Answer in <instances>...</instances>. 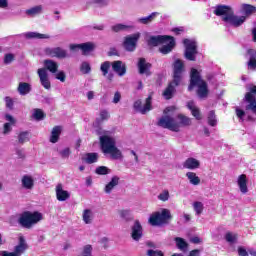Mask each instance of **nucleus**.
Returning a JSON list of instances; mask_svg holds the SVG:
<instances>
[{
  "instance_id": "f257e3e1",
  "label": "nucleus",
  "mask_w": 256,
  "mask_h": 256,
  "mask_svg": "<svg viewBox=\"0 0 256 256\" xmlns=\"http://www.w3.org/2000/svg\"><path fill=\"white\" fill-rule=\"evenodd\" d=\"M177 111L175 106H169L164 110V116H162L158 121V126L163 127V129H169L174 133H179L183 127H191L193 125V120L184 114H178L173 118V114Z\"/></svg>"
},
{
  "instance_id": "f03ea898",
  "label": "nucleus",
  "mask_w": 256,
  "mask_h": 256,
  "mask_svg": "<svg viewBox=\"0 0 256 256\" xmlns=\"http://www.w3.org/2000/svg\"><path fill=\"white\" fill-rule=\"evenodd\" d=\"M100 149L104 155H110L111 159L115 161H121L123 159V152L117 148V141L115 138L109 136V132L105 130H99Z\"/></svg>"
},
{
  "instance_id": "7ed1b4c3",
  "label": "nucleus",
  "mask_w": 256,
  "mask_h": 256,
  "mask_svg": "<svg viewBox=\"0 0 256 256\" xmlns=\"http://www.w3.org/2000/svg\"><path fill=\"white\" fill-rule=\"evenodd\" d=\"M194 87H198V97L201 99L207 97L209 90L207 89V82L201 79V74L197 69L192 68L190 74V85L188 91H193Z\"/></svg>"
},
{
  "instance_id": "20e7f679",
  "label": "nucleus",
  "mask_w": 256,
  "mask_h": 256,
  "mask_svg": "<svg viewBox=\"0 0 256 256\" xmlns=\"http://www.w3.org/2000/svg\"><path fill=\"white\" fill-rule=\"evenodd\" d=\"M39 221H43V214H41V212L27 211L20 216L18 223L25 229H31V227L37 225Z\"/></svg>"
},
{
  "instance_id": "39448f33",
  "label": "nucleus",
  "mask_w": 256,
  "mask_h": 256,
  "mask_svg": "<svg viewBox=\"0 0 256 256\" xmlns=\"http://www.w3.org/2000/svg\"><path fill=\"white\" fill-rule=\"evenodd\" d=\"M171 219H173V216H171V211L167 208H163L161 212H155L152 214L148 222L153 227H158L161 225H167Z\"/></svg>"
},
{
  "instance_id": "423d86ee",
  "label": "nucleus",
  "mask_w": 256,
  "mask_h": 256,
  "mask_svg": "<svg viewBox=\"0 0 256 256\" xmlns=\"http://www.w3.org/2000/svg\"><path fill=\"white\" fill-rule=\"evenodd\" d=\"M183 44L185 47V59L188 61H197V55L199 54V51H197V41L193 39H184Z\"/></svg>"
},
{
  "instance_id": "0eeeda50",
  "label": "nucleus",
  "mask_w": 256,
  "mask_h": 256,
  "mask_svg": "<svg viewBox=\"0 0 256 256\" xmlns=\"http://www.w3.org/2000/svg\"><path fill=\"white\" fill-rule=\"evenodd\" d=\"M141 39V33L136 32L134 34L128 35L124 38L123 47L125 51L133 53L137 49V43Z\"/></svg>"
},
{
  "instance_id": "6e6552de",
  "label": "nucleus",
  "mask_w": 256,
  "mask_h": 256,
  "mask_svg": "<svg viewBox=\"0 0 256 256\" xmlns=\"http://www.w3.org/2000/svg\"><path fill=\"white\" fill-rule=\"evenodd\" d=\"M27 242L25 241L24 237L19 238V243L14 247L13 252H9L6 250L0 251V256H21L25 251L28 249Z\"/></svg>"
},
{
  "instance_id": "1a4fd4ad",
  "label": "nucleus",
  "mask_w": 256,
  "mask_h": 256,
  "mask_svg": "<svg viewBox=\"0 0 256 256\" xmlns=\"http://www.w3.org/2000/svg\"><path fill=\"white\" fill-rule=\"evenodd\" d=\"M185 72V64L180 59L175 60L173 64V81L176 85L183 82V73Z\"/></svg>"
},
{
  "instance_id": "9d476101",
  "label": "nucleus",
  "mask_w": 256,
  "mask_h": 256,
  "mask_svg": "<svg viewBox=\"0 0 256 256\" xmlns=\"http://www.w3.org/2000/svg\"><path fill=\"white\" fill-rule=\"evenodd\" d=\"M246 17L245 16H237L233 12L224 18V23L226 27H241L243 23H245Z\"/></svg>"
},
{
  "instance_id": "9b49d317",
  "label": "nucleus",
  "mask_w": 256,
  "mask_h": 256,
  "mask_svg": "<svg viewBox=\"0 0 256 256\" xmlns=\"http://www.w3.org/2000/svg\"><path fill=\"white\" fill-rule=\"evenodd\" d=\"M44 53L48 57H56V59H67V57H69V53H67V50L61 47L45 48Z\"/></svg>"
},
{
  "instance_id": "f8f14e48",
  "label": "nucleus",
  "mask_w": 256,
  "mask_h": 256,
  "mask_svg": "<svg viewBox=\"0 0 256 256\" xmlns=\"http://www.w3.org/2000/svg\"><path fill=\"white\" fill-rule=\"evenodd\" d=\"M152 100H153V96L149 95L146 98L144 106H143V103L141 102V100H137L134 102V109L136 111H138V113L145 115L146 113H149V111H151V109H153V106H151Z\"/></svg>"
},
{
  "instance_id": "ddd939ff",
  "label": "nucleus",
  "mask_w": 256,
  "mask_h": 256,
  "mask_svg": "<svg viewBox=\"0 0 256 256\" xmlns=\"http://www.w3.org/2000/svg\"><path fill=\"white\" fill-rule=\"evenodd\" d=\"M131 237L133 241H141L143 239V226L139 220L134 221L131 227Z\"/></svg>"
},
{
  "instance_id": "4468645a",
  "label": "nucleus",
  "mask_w": 256,
  "mask_h": 256,
  "mask_svg": "<svg viewBox=\"0 0 256 256\" xmlns=\"http://www.w3.org/2000/svg\"><path fill=\"white\" fill-rule=\"evenodd\" d=\"M37 74L42 87L47 90L51 89V81L49 80V73H47V70L45 68H39Z\"/></svg>"
},
{
  "instance_id": "2eb2a0df",
  "label": "nucleus",
  "mask_w": 256,
  "mask_h": 256,
  "mask_svg": "<svg viewBox=\"0 0 256 256\" xmlns=\"http://www.w3.org/2000/svg\"><path fill=\"white\" fill-rule=\"evenodd\" d=\"M166 41L167 42H162V47L159 48L162 55H168V53H171L175 47V38L167 36Z\"/></svg>"
},
{
  "instance_id": "dca6fc26",
  "label": "nucleus",
  "mask_w": 256,
  "mask_h": 256,
  "mask_svg": "<svg viewBox=\"0 0 256 256\" xmlns=\"http://www.w3.org/2000/svg\"><path fill=\"white\" fill-rule=\"evenodd\" d=\"M182 166L184 169L195 171V169H199V167H201V161H199L197 158L189 157L183 162Z\"/></svg>"
},
{
  "instance_id": "f3484780",
  "label": "nucleus",
  "mask_w": 256,
  "mask_h": 256,
  "mask_svg": "<svg viewBox=\"0 0 256 256\" xmlns=\"http://www.w3.org/2000/svg\"><path fill=\"white\" fill-rule=\"evenodd\" d=\"M233 13V10L225 5H219L215 7L214 15H217V17H222V21H225V17H229Z\"/></svg>"
},
{
  "instance_id": "a211bd4d",
  "label": "nucleus",
  "mask_w": 256,
  "mask_h": 256,
  "mask_svg": "<svg viewBox=\"0 0 256 256\" xmlns=\"http://www.w3.org/2000/svg\"><path fill=\"white\" fill-rule=\"evenodd\" d=\"M112 69L114 73H117V75H119V77H123V75L127 73V66L121 60L112 62Z\"/></svg>"
},
{
  "instance_id": "6ab92c4d",
  "label": "nucleus",
  "mask_w": 256,
  "mask_h": 256,
  "mask_svg": "<svg viewBox=\"0 0 256 256\" xmlns=\"http://www.w3.org/2000/svg\"><path fill=\"white\" fill-rule=\"evenodd\" d=\"M138 69H139V73L140 75H146L147 77H149V75H151V63H148L145 58H140L139 62H138Z\"/></svg>"
},
{
  "instance_id": "aec40b11",
  "label": "nucleus",
  "mask_w": 256,
  "mask_h": 256,
  "mask_svg": "<svg viewBox=\"0 0 256 256\" xmlns=\"http://www.w3.org/2000/svg\"><path fill=\"white\" fill-rule=\"evenodd\" d=\"M175 87H179V85H177L175 80H172L162 93L164 99H166L167 101H169V99H173V95H175L176 92Z\"/></svg>"
},
{
  "instance_id": "412c9836",
  "label": "nucleus",
  "mask_w": 256,
  "mask_h": 256,
  "mask_svg": "<svg viewBox=\"0 0 256 256\" xmlns=\"http://www.w3.org/2000/svg\"><path fill=\"white\" fill-rule=\"evenodd\" d=\"M55 191H56V199L58 201H67V199L71 197V194L69 193V191L63 189V184H57Z\"/></svg>"
},
{
  "instance_id": "4be33fe9",
  "label": "nucleus",
  "mask_w": 256,
  "mask_h": 256,
  "mask_svg": "<svg viewBox=\"0 0 256 256\" xmlns=\"http://www.w3.org/2000/svg\"><path fill=\"white\" fill-rule=\"evenodd\" d=\"M21 183L23 189H27L28 191H31L33 187H35V179L31 175H24L21 178Z\"/></svg>"
},
{
  "instance_id": "5701e85b",
  "label": "nucleus",
  "mask_w": 256,
  "mask_h": 256,
  "mask_svg": "<svg viewBox=\"0 0 256 256\" xmlns=\"http://www.w3.org/2000/svg\"><path fill=\"white\" fill-rule=\"evenodd\" d=\"M163 43H167V35L150 36L148 39V45L151 47H157V45H162Z\"/></svg>"
},
{
  "instance_id": "b1692460",
  "label": "nucleus",
  "mask_w": 256,
  "mask_h": 256,
  "mask_svg": "<svg viewBox=\"0 0 256 256\" xmlns=\"http://www.w3.org/2000/svg\"><path fill=\"white\" fill-rule=\"evenodd\" d=\"M240 13L243 15L242 17H251V15H255L256 7L250 4H242L240 6Z\"/></svg>"
},
{
  "instance_id": "393cba45",
  "label": "nucleus",
  "mask_w": 256,
  "mask_h": 256,
  "mask_svg": "<svg viewBox=\"0 0 256 256\" xmlns=\"http://www.w3.org/2000/svg\"><path fill=\"white\" fill-rule=\"evenodd\" d=\"M44 69L55 74L59 71V63L52 59H46L44 60Z\"/></svg>"
},
{
  "instance_id": "a878e982",
  "label": "nucleus",
  "mask_w": 256,
  "mask_h": 256,
  "mask_svg": "<svg viewBox=\"0 0 256 256\" xmlns=\"http://www.w3.org/2000/svg\"><path fill=\"white\" fill-rule=\"evenodd\" d=\"M245 103V110L256 117V98L243 99Z\"/></svg>"
},
{
  "instance_id": "bb28decb",
  "label": "nucleus",
  "mask_w": 256,
  "mask_h": 256,
  "mask_svg": "<svg viewBox=\"0 0 256 256\" xmlns=\"http://www.w3.org/2000/svg\"><path fill=\"white\" fill-rule=\"evenodd\" d=\"M119 181H120L119 176H113L111 178L110 182L105 185L104 192L107 195H111V193L113 192V189H115V187H117V185H119Z\"/></svg>"
},
{
  "instance_id": "cd10ccee",
  "label": "nucleus",
  "mask_w": 256,
  "mask_h": 256,
  "mask_svg": "<svg viewBox=\"0 0 256 256\" xmlns=\"http://www.w3.org/2000/svg\"><path fill=\"white\" fill-rule=\"evenodd\" d=\"M187 108L189 109V111H191L192 116L195 117L197 121H201L203 119V117L201 116V110H199L197 105H195V102L189 101L187 103Z\"/></svg>"
},
{
  "instance_id": "c85d7f7f",
  "label": "nucleus",
  "mask_w": 256,
  "mask_h": 256,
  "mask_svg": "<svg viewBox=\"0 0 256 256\" xmlns=\"http://www.w3.org/2000/svg\"><path fill=\"white\" fill-rule=\"evenodd\" d=\"M237 185H238L241 193H243L244 195L246 193H248L249 188L247 187V175L242 174V175L238 176Z\"/></svg>"
},
{
  "instance_id": "c756f323",
  "label": "nucleus",
  "mask_w": 256,
  "mask_h": 256,
  "mask_svg": "<svg viewBox=\"0 0 256 256\" xmlns=\"http://www.w3.org/2000/svg\"><path fill=\"white\" fill-rule=\"evenodd\" d=\"M94 49H97V44H95V42H85L80 44L82 55H89Z\"/></svg>"
},
{
  "instance_id": "7c9ffc66",
  "label": "nucleus",
  "mask_w": 256,
  "mask_h": 256,
  "mask_svg": "<svg viewBox=\"0 0 256 256\" xmlns=\"http://www.w3.org/2000/svg\"><path fill=\"white\" fill-rule=\"evenodd\" d=\"M63 131V127L55 126L52 128L51 135L49 138L50 143H57L59 141V137H61V132Z\"/></svg>"
},
{
  "instance_id": "2f4dec72",
  "label": "nucleus",
  "mask_w": 256,
  "mask_h": 256,
  "mask_svg": "<svg viewBox=\"0 0 256 256\" xmlns=\"http://www.w3.org/2000/svg\"><path fill=\"white\" fill-rule=\"evenodd\" d=\"M159 15V12H152L150 15L137 19V23L140 25H149L155 21V18Z\"/></svg>"
},
{
  "instance_id": "473e14b6",
  "label": "nucleus",
  "mask_w": 256,
  "mask_h": 256,
  "mask_svg": "<svg viewBox=\"0 0 256 256\" xmlns=\"http://www.w3.org/2000/svg\"><path fill=\"white\" fill-rule=\"evenodd\" d=\"M17 91L19 95H22V96L29 95V93H31V84L27 82H20L18 84Z\"/></svg>"
},
{
  "instance_id": "72a5a7b5",
  "label": "nucleus",
  "mask_w": 256,
  "mask_h": 256,
  "mask_svg": "<svg viewBox=\"0 0 256 256\" xmlns=\"http://www.w3.org/2000/svg\"><path fill=\"white\" fill-rule=\"evenodd\" d=\"M135 29L134 25L116 24L111 26V30L114 33H119L121 31H133Z\"/></svg>"
},
{
  "instance_id": "f704fd0d",
  "label": "nucleus",
  "mask_w": 256,
  "mask_h": 256,
  "mask_svg": "<svg viewBox=\"0 0 256 256\" xmlns=\"http://www.w3.org/2000/svg\"><path fill=\"white\" fill-rule=\"evenodd\" d=\"M26 39H51L49 34H42L38 32H27L24 34Z\"/></svg>"
},
{
  "instance_id": "c9c22d12",
  "label": "nucleus",
  "mask_w": 256,
  "mask_h": 256,
  "mask_svg": "<svg viewBox=\"0 0 256 256\" xmlns=\"http://www.w3.org/2000/svg\"><path fill=\"white\" fill-rule=\"evenodd\" d=\"M82 219L86 225H91L93 223V211L85 209L82 214Z\"/></svg>"
},
{
  "instance_id": "e433bc0d",
  "label": "nucleus",
  "mask_w": 256,
  "mask_h": 256,
  "mask_svg": "<svg viewBox=\"0 0 256 256\" xmlns=\"http://www.w3.org/2000/svg\"><path fill=\"white\" fill-rule=\"evenodd\" d=\"M186 177L191 185H199L201 183V178L195 172H187Z\"/></svg>"
},
{
  "instance_id": "4c0bfd02",
  "label": "nucleus",
  "mask_w": 256,
  "mask_h": 256,
  "mask_svg": "<svg viewBox=\"0 0 256 256\" xmlns=\"http://www.w3.org/2000/svg\"><path fill=\"white\" fill-rule=\"evenodd\" d=\"M207 123L210 127H217V115L215 111H210L207 116Z\"/></svg>"
},
{
  "instance_id": "58836bf2",
  "label": "nucleus",
  "mask_w": 256,
  "mask_h": 256,
  "mask_svg": "<svg viewBox=\"0 0 256 256\" xmlns=\"http://www.w3.org/2000/svg\"><path fill=\"white\" fill-rule=\"evenodd\" d=\"M99 159V154L97 153H87L86 157L84 158V161L86 163H88L89 165L93 164V163H97Z\"/></svg>"
},
{
  "instance_id": "ea45409f",
  "label": "nucleus",
  "mask_w": 256,
  "mask_h": 256,
  "mask_svg": "<svg viewBox=\"0 0 256 256\" xmlns=\"http://www.w3.org/2000/svg\"><path fill=\"white\" fill-rule=\"evenodd\" d=\"M41 11H43V6L38 5V6L30 8V9H27L26 15H29L30 17H35V15H39V13H41Z\"/></svg>"
},
{
  "instance_id": "a19ab883",
  "label": "nucleus",
  "mask_w": 256,
  "mask_h": 256,
  "mask_svg": "<svg viewBox=\"0 0 256 256\" xmlns=\"http://www.w3.org/2000/svg\"><path fill=\"white\" fill-rule=\"evenodd\" d=\"M174 241L176 242V246L178 247V249H180V251H187L188 244L185 239L181 237H176Z\"/></svg>"
},
{
  "instance_id": "79ce46f5",
  "label": "nucleus",
  "mask_w": 256,
  "mask_h": 256,
  "mask_svg": "<svg viewBox=\"0 0 256 256\" xmlns=\"http://www.w3.org/2000/svg\"><path fill=\"white\" fill-rule=\"evenodd\" d=\"M18 144L19 145H23L25 143H27V141H29V132L28 131H23V132H20L18 134Z\"/></svg>"
},
{
  "instance_id": "37998d69",
  "label": "nucleus",
  "mask_w": 256,
  "mask_h": 256,
  "mask_svg": "<svg viewBox=\"0 0 256 256\" xmlns=\"http://www.w3.org/2000/svg\"><path fill=\"white\" fill-rule=\"evenodd\" d=\"M112 63L109 61H105L104 63L101 64L100 66V71L102 72V75L104 77H107V74L109 73V69H111Z\"/></svg>"
},
{
  "instance_id": "c03bdc74",
  "label": "nucleus",
  "mask_w": 256,
  "mask_h": 256,
  "mask_svg": "<svg viewBox=\"0 0 256 256\" xmlns=\"http://www.w3.org/2000/svg\"><path fill=\"white\" fill-rule=\"evenodd\" d=\"M192 206L196 215H201V213H203V209H205L203 202H199V201L194 202Z\"/></svg>"
},
{
  "instance_id": "a18cd8bd",
  "label": "nucleus",
  "mask_w": 256,
  "mask_h": 256,
  "mask_svg": "<svg viewBox=\"0 0 256 256\" xmlns=\"http://www.w3.org/2000/svg\"><path fill=\"white\" fill-rule=\"evenodd\" d=\"M80 71L84 75H89V73H91V64L87 61L82 62L80 65Z\"/></svg>"
},
{
  "instance_id": "49530a36",
  "label": "nucleus",
  "mask_w": 256,
  "mask_h": 256,
  "mask_svg": "<svg viewBox=\"0 0 256 256\" xmlns=\"http://www.w3.org/2000/svg\"><path fill=\"white\" fill-rule=\"evenodd\" d=\"M256 99V86H250L243 99Z\"/></svg>"
},
{
  "instance_id": "de8ad7c7",
  "label": "nucleus",
  "mask_w": 256,
  "mask_h": 256,
  "mask_svg": "<svg viewBox=\"0 0 256 256\" xmlns=\"http://www.w3.org/2000/svg\"><path fill=\"white\" fill-rule=\"evenodd\" d=\"M58 155L61 157V159H69V157H71V148L66 147L62 150H59Z\"/></svg>"
},
{
  "instance_id": "09e8293b",
  "label": "nucleus",
  "mask_w": 256,
  "mask_h": 256,
  "mask_svg": "<svg viewBox=\"0 0 256 256\" xmlns=\"http://www.w3.org/2000/svg\"><path fill=\"white\" fill-rule=\"evenodd\" d=\"M109 173H111V169L107 166H99L95 170L96 175H109Z\"/></svg>"
},
{
  "instance_id": "8fccbe9b",
  "label": "nucleus",
  "mask_w": 256,
  "mask_h": 256,
  "mask_svg": "<svg viewBox=\"0 0 256 256\" xmlns=\"http://www.w3.org/2000/svg\"><path fill=\"white\" fill-rule=\"evenodd\" d=\"M225 239L228 243H237V234L233 232H227L225 234Z\"/></svg>"
},
{
  "instance_id": "3c124183",
  "label": "nucleus",
  "mask_w": 256,
  "mask_h": 256,
  "mask_svg": "<svg viewBox=\"0 0 256 256\" xmlns=\"http://www.w3.org/2000/svg\"><path fill=\"white\" fill-rule=\"evenodd\" d=\"M33 117L36 121H43L45 119V113L41 109H34Z\"/></svg>"
},
{
  "instance_id": "603ef678",
  "label": "nucleus",
  "mask_w": 256,
  "mask_h": 256,
  "mask_svg": "<svg viewBox=\"0 0 256 256\" xmlns=\"http://www.w3.org/2000/svg\"><path fill=\"white\" fill-rule=\"evenodd\" d=\"M247 65H248V69H250L251 71H256V58H255V55H250V59H249Z\"/></svg>"
},
{
  "instance_id": "864d4df0",
  "label": "nucleus",
  "mask_w": 256,
  "mask_h": 256,
  "mask_svg": "<svg viewBox=\"0 0 256 256\" xmlns=\"http://www.w3.org/2000/svg\"><path fill=\"white\" fill-rule=\"evenodd\" d=\"M92 252H93V246L88 244L84 246L81 256H93Z\"/></svg>"
},
{
  "instance_id": "5fc2aeb1",
  "label": "nucleus",
  "mask_w": 256,
  "mask_h": 256,
  "mask_svg": "<svg viewBox=\"0 0 256 256\" xmlns=\"http://www.w3.org/2000/svg\"><path fill=\"white\" fill-rule=\"evenodd\" d=\"M159 201H169V190H164L162 193L158 195Z\"/></svg>"
},
{
  "instance_id": "6e6d98bb",
  "label": "nucleus",
  "mask_w": 256,
  "mask_h": 256,
  "mask_svg": "<svg viewBox=\"0 0 256 256\" xmlns=\"http://www.w3.org/2000/svg\"><path fill=\"white\" fill-rule=\"evenodd\" d=\"M15 61V55L9 53L4 56V64L10 65V63H13Z\"/></svg>"
},
{
  "instance_id": "4d7b16f0",
  "label": "nucleus",
  "mask_w": 256,
  "mask_h": 256,
  "mask_svg": "<svg viewBox=\"0 0 256 256\" xmlns=\"http://www.w3.org/2000/svg\"><path fill=\"white\" fill-rule=\"evenodd\" d=\"M146 255L148 256H165L161 250H147Z\"/></svg>"
},
{
  "instance_id": "13d9d810",
  "label": "nucleus",
  "mask_w": 256,
  "mask_h": 256,
  "mask_svg": "<svg viewBox=\"0 0 256 256\" xmlns=\"http://www.w3.org/2000/svg\"><path fill=\"white\" fill-rule=\"evenodd\" d=\"M13 124L11 123H5L4 126H3V131L2 133L4 135H9V133H11V131H13V127H12Z\"/></svg>"
},
{
  "instance_id": "bf43d9fd",
  "label": "nucleus",
  "mask_w": 256,
  "mask_h": 256,
  "mask_svg": "<svg viewBox=\"0 0 256 256\" xmlns=\"http://www.w3.org/2000/svg\"><path fill=\"white\" fill-rule=\"evenodd\" d=\"M56 79H58V81H61V83H65V79H67V76L65 75L64 71L56 72Z\"/></svg>"
},
{
  "instance_id": "052dcab7",
  "label": "nucleus",
  "mask_w": 256,
  "mask_h": 256,
  "mask_svg": "<svg viewBox=\"0 0 256 256\" xmlns=\"http://www.w3.org/2000/svg\"><path fill=\"white\" fill-rule=\"evenodd\" d=\"M4 101L6 103L7 109L12 110L13 109V105H14L13 99L11 97H9V96H6L4 98Z\"/></svg>"
},
{
  "instance_id": "680f3d73",
  "label": "nucleus",
  "mask_w": 256,
  "mask_h": 256,
  "mask_svg": "<svg viewBox=\"0 0 256 256\" xmlns=\"http://www.w3.org/2000/svg\"><path fill=\"white\" fill-rule=\"evenodd\" d=\"M92 2L99 5V7H107L109 5V0H93Z\"/></svg>"
},
{
  "instance_id": "e2e57ef3",
  "label": "nucleus",
  "mask_w": 256,
  "mask_h": 256,
  "mask_svg": "<svg viewBox=\"0 0 256 256\" xmlns=\"http://www.w3.org/2000/svg\"><path fill=\"white\" fill-rule=\"evenodd\" d=\"M120 101H121V92L116 91V92L114 93V97H113L112 103H114L115 105H117V103H119Z\"/></svg>"
},
{
  "instance_id": "0e129e2a",
  "label": "nucleus",
  "mask_w": 256,
  "mask_h": 256,
  "mask_svg": "<svg viewBox=\"0 0 256 256\" xmlns=\"http://www.w3.org/2000/svg\"><path fill=\"white\" fill-rule=\"evenodd\" d=\"M238 255L239 256H249V252L247 251V249H245V247L239 246L238 247Z\"/></svg>"
},
{
  "instance_id": "69168bd1",
  "label": "nucleus",
  "mask_w": 256,
  "mask_h": 256,
  "mask_svg": "<svg viewBox=\"0 0 256 256\" xmlns=\"http://www.w3.org/2000/svg\"><path fill=\"white\" fill-rule=\"evenodd\" d=\"M5 119L10 123V125H15L17 123V120H15V118L10 114H6Z\"/></svg>"
},
{
  "instance_id": "338daca9",
  "label": "nucleus",
  "mask_w": 256,
  "mask_h": 256,
  "mask_svg": "<svg viewBox=\"0 0 256 256\" xmlns=\"http://www.w3.org/2000/svg\"><path fill=\"white\" fill-rule=\"evenodd\" d=\"M236 115L238 119H241V121H243L245 117V112L242 109L236 108Z\"/></svg>"
},
{
  "instance_id": "774afa93",
  "label": "nucleus",
  "mask_w": 256,
  "mask_h": 256,
  "mask_svg": "<svg viewBox=\"0 0 256 256\" xmlns=\"http://www.w3.org/2000/svg\"><path fill=\"white\" fill-rule=\"evenodd\" d=\"M119 215L121 219H127L129 217V210H120Z\"/></svg>"
}]
</instances>
